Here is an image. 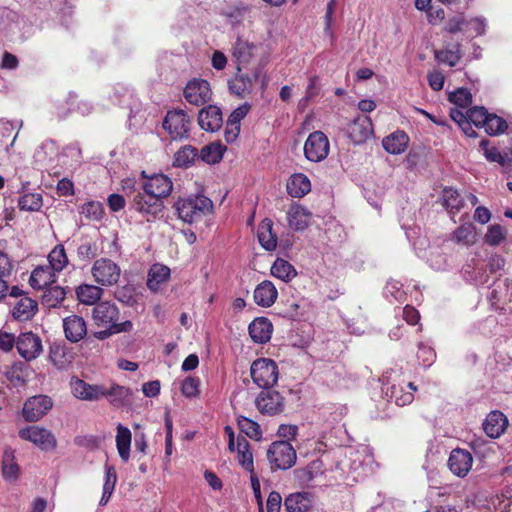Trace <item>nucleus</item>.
<instances>
[{
    "instance_id": "1",
    "label": "nucleus",
    "mask_w": 512,
    "mask_h": 512,
    "mask_svg": "<svg viewBox=\"0 0 512 512\" xmlns=\"http://www.w3.org/2000/svg\"><path fill=\"white\" fill-rule=\"evenodd\" d=\"M126 196L130 210L139 213L147 222L155 221L162 217L165 208L164 201L146 192L141 186L126 192Z\"/></svg>"
},
{
    "instance_id": "2",
    "label": "nucleus",
    "mask_w": 512,
    "mask_h": 512,
    "mask_svg": "<svg viewBox=\"0 0 512 512\" xmlns=\"http://www.w3.org/2000/svg\"><path fill=\"white\" fill-rule=\"evenodd\" d=\"M174 209L179 219L192 224L202 220L203 217L212 212L213 202L204 195L179 198L174 203Z\"/></svg>"
},
{
    "instance_id": "3",
    "label": "nucleus",
    "mask_w": 512,
    "mask_h": 512,
    "mask_svg": "<svg viewBox=\"0 0 512 512\" xmlns=\"http://www.w3.org/2000/svg\"><path fill=\"white\" fill-rule=\"evenodd\" d=\"M162 127L174 141L188 139L192 127V117L182 109L168 110Z\"/></svg>"
},
{
    "instance_id": "4",
    "label": "nucleus",
    "mask_w": 512,
    "mask_h": 512,
    "mask_svg": "<svg viewBox=\"0 0 512 512\" xmlns=\"http://www.w3.org/2000/svg\"><path fill=\"white\" fill-rule=\"evenodd\" d=\"M266 456L272 471L287 470L295 464L297 459L296 451L288 441L271 443Z\"/></svg>"
},
{
    "instance_id": "5",
    "label": "nucleus",
    "mask_w": 512,
    "mask_h": 512,
    "mask_svg": "<svg viewBox=\"0 0 512 512\" xmlns=\"http://www.w3.org/2000/svg\"><path fill=\"white\" fill-rule=\"evenodd\" d=\"M250 374L253 382L263 390L273 387L279 377V370L276 362L269 358H258L252 362Z\"/></svg>"
},
{
    "instance_id": "6",
    "label": "nucleus",
    "mask_w": 512,
    "mask_h": 512,
    "mask_svg": "<svg viewBox=\"0 0 512 512\" xmlns=\"http://www.w3.org/2000/svg\"><path fill=\"white\" fill-rule=\"evenodd\" d=\"M143 181L139 183L146 192L155 195L156 198L163 201L169 197L173 190L171 178L163 173L148 175L145 171L141 172Z\"/></svg>"
},
{
    "instance_id": "7",
    "label": "nucleus",
    "mask_w": 512,
    "mask_h": 512,
    "mask_svg": "<svg viewBox=\"0 0 512 512\" xmlns=\"http://www.w3.org/2000/svg\"><path fill=\"white\" fill-rule=\"evenodd\" d=\"M91 274L96 283L101 286L115 285L121 275L120 267L109 258L97 259L92 268Z\"/></svg>"
},
{
    "instance_id": "8",
    "label": "nucleus",
    "mask_w": 512,
    "mask_h": 512,
    "mask_svg": "<svg viewBox=\"0 0 512 512\" xmlns=\"http://www.w3.org/2000/svg\"><path fill=\"white\" fill-rule=\"evenodd\" d=\"M329 140L322 131H314L309 134L304 144V155L308 161L321 162L329 154Z\"/></svg>"
},
{
    "instance_id": "9",
    "label": "nucleus",
    "mask_w": 512,
    "mask_h": 512,
    "mask_svg": "<svg viewBox=\"0 0 512 512\" xmlns=\"http://www.w3.org/2000/svg\"><path fill=\"white\" fill-rule=\"evenodd\" d=\"M185 100L194 106H202L211 100L212 91L207 80L193 78L189 80L183 89Z\"/></svg>"
},
{
    "instance_id": "10",
    "label": "nucleus",
    "mask_w": 512,
    "mask_h": 512,
    "mask_svg": "<svg viewBox=\"0 0 512 512\" xmlns=\"http://www.w3.org/2000/svg\"><path fill=\"white\" fill-rule=\"evenodd\" d=\"M16 349L26 362L35 360L43 352L42 339L32 331L22 332L17 337Z\"/></svg>"
},
{
    "instance_id": "11",
    "label": "nucleus",
    "mask_w": 512,
    "mask_h": 512,
    "mask_svg": "<svg viewBox=\"0 0 512 512\" xmlns=\"http://www.w3.org/2000/svg\"><path fill=\"white\" fill-rule=\"evenodd\" d=\"M19 437L30 441L42 450H53L57 446L55 436L47 429L39 426H28L19 430Z\"/></svg>"
},
{
    "instance_id": "12",
    "label": "nucleus",
    "mask_w": 512,
    "mask_h": 512,
    "mask_svg": "<svg viewBox=\"0 0 512 512\" xmlns=\"http://www.w3.org/2000/svg\"><path fill=\"white\" fill-rule=\"evenodd\" d=\"M259 77L260 68L258 67L254 68L251 73L237 71L235 76L228 81L229 90L232 94L243 98L253 91L254 84Z\"/></svg>"
},
{
    "instance_id": "13",
    "label": "nucleus",
    "mask_w": 512,
    "mask_h": 512,
    "mask_svg": "<svg viewBox=\"0 0 512 512\" xmlns=\"http://www.w3.org/2000/svg\"><path fill=\"white\" fill-rule=\"evenodd\" d=\"M52 399L47 395H36L30 397L25 403L22 415L27 422H36L51 410Z\"/></svg>"
},
{
    "instance_id": "14",
    "label": "nucleus",
    "mask_w": 512,
    "mask_h": 512,
    "mask_svg": "<svg viewBox=\"0 0 512 512\" xmlns=\"http://www.w3.org/2000/svg\"><path fill=\"white\" fill-rule=\"evenodd\" d=\"M261 414L276 415L284 410V397L275 390H262L255 400Z\"/></svg>"
},
{
    "instance_id": "15",
    "label": "nucleus",
    "mask_w": 512,
    "mask_h": 512,
    "mask_svg": "<svg viewBox=\"0 0 512 512\" xmlns=\"http://www.w3.org/2000/svg\"><path fill=\"white\" fill-rule=\"evenodd\" d=\"M509 420L500 410L489 412L482 422L484 434L491 439H499L505 434Z\"/></svg>"
},
{
    "instance_id": "16",
    "label": "nucleus",
    "mask_w": 512,
    "mask_h": 512,
    "mask_svg": "<svg viewBox=\"0 0 512 512\" xmlns=\"http://www.w3.org/2000/svg\"><path fill=\"white\" fill-rule=\"evenodd\" d=\"M120 311L110 301H100L92 309V318L97 326L119 325Z\"/></svg>"
},
{
    "instance_id": "17",
    "label": "nucleus",
    "mask_w": 512,
    "mask_h": 512,
    "mask_svg": "<svg viewBox=\"0 0 512 512\" xmlns=\"http://www.w3.org/2000/svg\"><path fill=\"white\" fill-rule=\"evenodd\" d=\"M387 376L383 375V391L389 401H393L398 406H405L414 400V392L417 390L412 382L407 384L408 391L400 384H390L386 381Z\"/></svg>"
},
{
    "instance_id": "18",
    "label": "nucleus",
    "mask_w": 512,
    "mask_h": 512,
    "mask_svg": "<svg viewBox=\"0 0 512 512\" xmlns=\"http://www.w3.org/2000/svg\"><path fill=\"white\" fill-rule=\"evenodd\" d=\"M348 134L355 144L366 142L373 134V124L369 116L359 115L348 126Z\"/></svg>"
},
{
    "instance_id": "19",
    "label": "nucleus",
    "mask_w": 512,
    "mask_h": 512,
    "mask_svg": "<svg viewBox=\"0 0 512 512\" xmlns=\"http://www.w3.org/2000/svg\"><path fill=\"white\" fill-rule=\"evenodd\" d=\"M473 465V456L469 450L454 448L450 452V471L460 478L465 477Z\"/></svg>"
},
{
    "instance_id": "20",
    "label": "nucleus",
    "mask_w": 512,
    "mask_h": 512,
    "mask_svg": "<svg viewBox=\"0 0 512 512\" xmlns=\"http://www.w3.org/2000/svg\"><path fill=\"white\" fill-rule=\"evenodd\" d=\"M198 124L205 131H218L223 125L221 109L216 105L202 108L198 114Z\"/></svg>"
},
{
    "instance_id": "21",
    "label": "nucleus",
    "mask_w": 512,
    "mask_h": 512,
    "mask_svg": "<svg viewBox=\"0 0 512 512\" xmlns=\"http://www.w3.org/2000/svg\"><path fill=\"white\" fill-rule=\"evenodd\" d=\"M71 392L77 399L97 401L103 397V385L90 384L76 378L71 381Z\"/></svg>"
},
{
    "instance_id": "22",
    "label": "nucleus",
    "mask_w": 512,
    "mask_h": 512,
    "mask_svg": "<svg viewBox=\"0 0 512 512\" xmlns=\"http://www.w3.org/2000/svg\"><path fill=\"white\" fill-rule=\"evenodd\" d=\"M256 50L257 47L254 43L243 40L242 38H237L232 46V56L236 61L237 71L240 72L243 68L247 67L254 57Z\"/></svg>"
},
{
    "instance_id": "23",
    "label": "nucleus",
    "mask_w": 512,
    "mask_h": 512,
    "mask_svg": "<svg viewBox=\"0 0 512 512\" xmlns=\"http://www.w3.org/2000/svg\"><path fill=\"white\" fill-rule=\"evenodd\" d=\"M65 337L72 343H77L87 334L85 320L78 315H71L63 320Z\"/></svg>"
},
{
    "instance_id": "24",
    "label": "nucleus",
    "mask_w": 512,
    "mask_h": 512,
    "mask_svg": "<svg viewBox=\"0 0 512 512\" xmlns=\"http://www.w3.org/2000/svg\"><path fill=\"white\" fill-rule=\"evenodd\" d=\"M248 331L255 343L264 344L271 339L273 325L268 318L258 317L249 324Z\"/></svg>"
},
{
    "instance_id": "25",
    "label": "nucleus",
    "mask_w": 512,
    "mask_h": 512,
    "mask_svg": "<svg viewBox=\"0 0 512 512\" xmlns=\"http://www.w3.org/2000/svg\"><path fill=\"white\" fill-rule=\"evenodd\" d=\"M55 270L49 265H40L33 269L29 284L33 289L43 290L56 281Z\"/></svg>"
},
{
    "instance_id": "26",
    "label": "nucleus",
    "mask_w": 512,
    "mask_h": 512,
    "mask_svg": "<svg viewBox=\"0 0 512 512\" xmlns=\"http://www.w3.org/2000/svg\"><path fill=\"white\" fill-rule=\"evenodd\" d=\"M483 27V22L480 19L467 20L463 13H457L450 18V34L457 32L467 33L473 29L475 35H480L483 32Z\"/></svg>"
},
{
    "instance_id": "27",
    "label": "nucleus",
    "mask_w": 512,
    "mask_h": 512,
    "mask_svg": "<svg viewBox=\"0 0 512 512\" xmlns=\"http://www.w3.org/2000/svg\"><path fill=\"white\" fill-rule=\"evenodd\" d=\"M253 297L257 305L271 307L278 297V291L271 281L264 280L256 286Z\"/></svg>"
},
{
    "instance_id": "28",
    "label": "nucleus",
    "mask_w": 512,
    "mask_h": 512,
    "mask_svg": "<svg viewBox=\"0 0 512 512\" xmlns=\"http://www.w3.org/2000/svg\"><path fill=\"white\" fill-rule=\"evenodd\" d=\"M131 396L132 392L128 387L113 384L107 389L103 386V397L116 408L129 405L131 403Z\"/></svg>"
},
{
    "instance_id": "29",
    "label": "nucleus",
    "mask_w": 512,
    "mask_h": 512,
    "mask_svg": "<svg viewBox=\"0 0 512 512\" xmlns=\"http://www.w3.org/2000/svg\"><path fill=\"white\" fill-rule=\"evenodd\" d=\"M38 311V303L31 297H21L18 299L12 309V316L19 321H28L34 317Z\"/></svg>"
},
{
    "instance_id": "30",
    "label": "nucleus",
    "mask_w": 512,
    "mask_h": 512,
    "mask_svg": "<svg viewBox=\"0 0 512 512\" xmlns=\"http://www.w3.org/2000/svg\"><path fill=\"white\" fill-rule=\"evenodd\" d=\"M324 471L323 462L320 459L311 461L303 468L294 471L295 479L302 486H308L315 478L322 475Z\"/></svg>"
},
{
    "instance_id": "31",
    "label": "nucleus",
    "mask_w": 512,
    "mask_h": 512,
    "mask_svg": "<svg viewBox=\"0 0 512 512\" xmlns=\"http://www.w3.org/2000/svg\"><path fill=\"white\" fill-rule=\"evenodd\" d=\"M311 213L301 205L293 204L287 211V220L289 226L296 230L302 231L308 227Z\"/></svg>"
},
{
    "instance_id": "32",
    "label": "nucleus",
    "mask_w": 512,
    "mask_h": 512,
    "mask_svg": "<svg viewBox=\"0 0 512 512\" xmlns=\"http://www.w3.org/2000/svg\"><path fill=\"white\" fill-rule=\"evenodd\" d=\"M409 143V137L408 135L401 130H397L390 134L389 136H386L382 140L383 148L386 152L390 154H401L405 151Z\"/></svg>"
},
{
    "instance_id": "33",
    "label": "nucleus",
    "mask_w": 512,
    "mask_h": 512,
    "mask_svg": "<svg viewBox=\"0 0 512 512\" xmlns=\"http://www.w3.org/2000/svg\"><path fill=\"white\" fill-rule=\"evenodd\" d=\"M287 512H306L313 505L312 495L309 492L290 494L284 502Z\"/></svg>"
},
{
    "instance_id": "34",
    "label": "nucleus",
    "mask_w": 512,
    "mask_h": 512,
    "mask_svg": "<svg viewBox=\"0 0 512 512\" xmlns=\"http://www.w3.org/2000/svg\"><path fill=\"white\" fill-rule=\"evenodd\" d=\"M311 190L309 178L303 173L293 174L287 182V191L294 198H302Z\"/></svg>"
},
{
    "instance_id": "35",
    "label": "nucleus",
    "mask_w": 512,
    "mask_h": 512,
    "mask_svg": "<svg viewBox=\"0 0 512 512\" xmlns=\"http://www.w3.org/2000/svg\"><path fill=\"white\" fill-rule=\"evenodd\" d=\"M273 222L270 219H264L258 227V241L267 251H273L277 247V236L272 231Z\"/></svg>"
},
{
    "instance_id": "36",
    "label": "nucleus",
    "mask_w": 512,
    "mask_h": 512,
    "mask_svg": "<svg viewBox=\"0 0 512 512\" xmlns=\"http://www.w3.org/2000/svg\"><path fill=\"white\" fill-rule=\"evenodd\" d=\"M27 364L22 361H15L9 366L5 372L6 378L10 385L15 388L23 387L26 384Z\"/></svg>"
},
{
    "instance_id": "37",
    "label": "nucleus",
    "mask_w": 512,
    "mask_h": 512,
    "mask_svg": "<svg viewBox=\"0 0 512 512\" xmlns=\"http://www.w3.org/2000/svg\"><path fill=\"white\" fill-rule=\"evenodd\" d=\"M170 277V269L162 264H154L149 270L147 287L151 291H158L160 285L167 282Z\"/></svg>"
},
{
    "instance_id": "38",
    "label": "nucleus",
    "mask_w": 512,
    "mask_h": 512,
    "mask_svg": "<svg viewBox=\"0 0 512 512\" xmlns=\"http://www.w3.org/2000/svg\"><path fill=\"white\" fill-rule=\"evenodd\" d=\"M72 355L63 343H53L49 349V360L58 369H63L71 363Z\"/></svg>"
},
{
    "instance_id": "39",
    "label": "nucleus",
    "mask_w": 512,
    "mask_h": 512,
    "mask_svg": "<svg viewBox=\"0 0 512 512\" xmlns=\"http://www.w3.org/2000/svg\"><path fill=\"white\" fill-rule=\"evenodd\" d=\"M103 289L90 284H82L76 289L78 300L86 305H96L103 295Z\"/></svg>"
},
{
    "instance_id": "40",
    "label": "nucleus",
    "mask_w": 512,
    "mask_h": 512,
    "mask_svg": "<svg viewBox=\"0 0 512 512\" xmlns=\"http://www.w3.org/2000/svg\"><path fill=\"white\" fill-rule=\"evenodd\" d=\"M198 158V149L192 145L182 146L173 158V166L177 168H188L192 166Z\"/></svg>"
},
{
    "instance_id": "41",
    "label": "nucleus",
    "mask_w": 512,
    "mask_h": 512,
    "mask_svg": "<svg viewBox=\"0 0 512 512\" xmlns=\"http://www.w3.org/2000/svg\"><path fill=\"white\" fill-rule=\"evenodd\" d=\"M131 438V431L119 424L117 426L116 446L119 456L124 462H127L130 458Z\"/></svg>"
},
{
    "instance_id": "42",
    "label": "nucleus",
    "mask_w": 512,
    "mask_h": 512,
    "mask_svg": "<svg viewBox=\"0 0 512 512\" xmlns=\"http://www.w3.org/2000/svg\"><path fill=\"white\" fill-rule=\"evenodd\" d=\"M77 259L84 265L88 264L98 255V246L95 241L89 237H83L76 250Z\"/></svg>"
},
{
    "instance_id": "43",
    "label": "nucleus",
    "mask_w": 512,
    "mask_h": 512,
    "mask_svg": "<svg viewBox=\"0 0 512 512\" xmlns=\"http://www.w3.org/2000/svg\"><path fill=\"white\" fill-rule=\"evenodd\" d=\"M2 475L5 480L15 481L19 476V466L15 462L14 451L5 449L2 459Z\"/></svg>"
},
{
    "instance_id": "44",
    "label": "nucleus",
    "mask_w": 512,
    "mask_h": 512,
    "mask_svg": "<svg viewBox=\"0 0 512 512\" xmlns=\"http://www.w3.org/2000/svg\"><path fill=\"white\" fill-rule=\"evenodd\" d=\"M271 274L282 281L289 282L296 277L297 272L291 263L282 258H277L271 267Z\"/></svg>"
},
{
    "instance_id": "45",
    "label": "nucleus",
    "mask_w": 512,
    "mask_h": 512,
    "mask_svg": "<svg viewBox=\"0 0 512 512\" xmlns=\"http://www.w3.org/2000/svg\"><path fill=\"white\" fill-rule=\"evenodd\" d=\"M225 147L219 143H211L204 146L198 151V158L208 164H216L220 162L225 151Z\"/></svg>"
},
{
    "instance_id": "46",
    "label": "nucleus",
    "mask_w": 512,
    "mask_h": 512,
    "mask_svg": "<svg viewBox=\"0 0 512 512\" xmlns=\"http://www.w3.org/2000/svg\"><path fill=\"white\" fill-rule=\"evenodd\" d=\"M44 294L42 297V302L44 305H46L49 308H55L61 305V303L64 301L66 292L64 288L60 286H52L43 289Z\"/></svg>"
},
{
    "instance_id": "47",
    "label": "nucleus",
    "mask_w": 512,
    "mask_h": 512,
    "mask_svg": "<svg viewBox=\"0 0 512 512\" xmlns=\"http://www.w3.org/2000/svg\"><path fill=\"white\" fill-rule=\"evenodd\" d=\"M49 266L56 272L62 271L68 265V257L62 244L56 245L48 255Z\"/></svg>"
},
{
    "instance_id": "48",
    "label": "nucleus",
    "mask_w": 512,
    "mask_h": 512,
    "mask_svg": "<svg viewBox=\"0 0 512 512\" xmlns=\"http://www.w3.org/2000/svg\"><path fill=\"white\" fill-rule=\"evenodd\" d=\"M508 124L502 117L488 113L487 121L485 122L484 130L489 136H499L505 132Z\"/></svg>"
},
{
    "instance_id": "49",
    "label": "nucleus",
    "mask_w": 512,
    "mask_h": 512,
    "mask_svg": "<svg viewBox=\"0 0 512 512\" xmlns=\"http://www.w3.org/2000/svg\"><path fill=\"white\" fill-rule=\"evenodd\" d=\"M237 425L240 431L251 439L259 440L262 437L260 425L250 418L239 416Z\"/></svg>"
},
{
    "instance_id": "50",
    "label": "nucleus",
    "mask_w": 512,
    "mask_h": 512,
    "mask_svg": "<svg viewBox=\"0 0 512 512\" xmlns=\"http://www.w3.org/2000/svg\"><path fill=\"white\" fill-rule=\"evenodd\" d=\"M43 205V198L40 193H27L18 200V207L23 211H39Z\"/></svg>"
},
{
    "instance_id": "51",
    "label": "nucleus",
    "mask_w": 512,
    "mask_h": 512,
    "mask_svg": "<svg viewBox=\"0 0 512 512\" xmlns=\"http://www.w3.org/2000/svg\"><path fill=\"white\" fill-rule=\"evenodd\" d=\"M489 141L487 139H482L480 141V146L484 150V155L486 159L490 162H497L500 165L504 166L512 162V159H508L507 155H501V152L498 148L492 147L488 148Z\"/></svg>"
},
{
    "instance_id": "52",
    "label": "nucleus",
    "mask_w": 512,
    "mask_h": 512,
    "mask_svg": "<svg viewBox=\"0 0 512 512\" xmlns=\"http://www.w3.org/2000/svg\"><path fill=\"white\" fill-rule=\"evenodd\" d=\"M105 329L95 332V337L99 340H105L113 334L122 332H130L133 329V323L130 320H125L119 325L103 326Z\"/></svg>"
},
{
    "instance_id": "53",
    "label": "nucleus",
    "mask_w": 512,
    "mask_h": 512,
    "mask_svg": "<svg viewBox=\"0 0 512 512\" xmlns=\"http://www.w3.org/2000/svg\"><path fill=\"white\" fill-rule=\"evenodd\" d=\"M81 213L89 220L99 221L104 215L103 204L99 201H88L82 205Z\"/></svg>"
},
{
    "instance_id": "54",
    "label": "nucleus",
    "mask_w": 512,
    "mask_h": 512,
    "mask_svg": "<svg viewBox=\"0 0 512 512\" xmlns=\"http://www.w3.org/2000/svg\"><path fill=\"white\" fill-rule=\"evenodd\" d=\"M450 103H454L460 108H467L472 104V94L467 87H458L450 92Z\"/></svg>"
},
{
    "instance_id": "55",
    "label": "nucleus",
    "mask_w": 512,
    "mask_h": 512,
    "mask_svg": "<svg viewBox=\"0 0 512 512\" xmlns=\"http://www.w3.org/2000/svg\"><path fill=\"white\" fill-rule=\"evenodd\" d=\"M115 298L128 307H134L137 304L135 289L131 285L118 287L114 292Z\"/></svg>"
},
{
    "instance_id": "56",
    "label": "nucleus",
    "mask_w": 512,
    "mask_h": 512,
    "mask_svg": "<svg viewBox=\"0 0 512 512\" xmlns=\"http://www.w3.org/2000/svg\"><path fill=\"white\" fill-rule=\"evenodd\" d=\"M181 392L187 398H195L200 394L199 377H186L181 384Z\"/></svg>"
},
{
    "instance_id": "57",
    "label": "nucleus",
    "mask_w": 512,
    "mask_h": 512,
    "mask_svg": "<svg viewBox=\"0 0 512 512\" xmlns=\"http://www.w3.org/2000/svg\"><path fill=\"white\" fill-rule=\"evenodd\" d=\"M476 232L475 228L469 224V225H461L456 231H455V239L458 243L469 245L473 244L475 242Z\"/></svg>"
},
{
    "instance_id": "58",
    "label": "nucleus",
    "mask_w": 512,
    "mask_h": 512,
    "mask_svg": "<svg viewBox=\"0 0 512 512\" xmlns=\"http://www.w3.org/2000/svg\"><path fill=\"white\" fill-rule=\"evenodd\" d=\"M427 261L429 265L435 270H445L447 265V257L436 247H430Z\"/></svg>"
},
{
    "instance_id": "59",
    "label": "nucleus",
    "mask_w": 512,
    "mask_h": 512,
    "mask_svg": "<svg viewBox=\"0 0 512 512\" xmlns=\"http://www.w3.org/2000/svg\"><path fill=\"white\" fill-rule=\"evenodd\" d=\"M488 110L483 106H474L468 109V119L477 127L485 126Z\"/></svg>"
},
{
    "instance_id": "60",
    "label": "nucleus",
    "mask_w": 512,
    "mask_h": 512,
    "mask_svg": "<svg viewBox=\"0 0 512 512\" xmlns=\"http://www.w3.org/2000/svg\"><path fill=\"white\" fill-rule=\"evenodd\" d=\"M505 239V231L501 225H492L485 234V243L490 246H498Z\"/></svg>"
},
{
    "instance_id": "61",
    "label": "nucleus",
    "mask_w": 512,
    "mask_h": 512,
    "mask_svg": "<svg viewBox=\"0 0 512 512\" xmlns=\"http://www.w3.org/2000/svg\"><path fill=\"white\" fill-rule=\"evenodd\" d=\"M416 355L419 364H421L424 367H429L430 365H432L436 358L434 350L431 347L426 346L422 343L419 344Z\"/></svg>"
},
{
    "instance_id": "62",
    "label": "nucleus",
    "mask_w": 512,
    "mask_h": 512,
    "mask_svg": "<svg viewBox=\"0 0 512 512\" xmlns=\"http://www.w3.org/2000/svg\"><path fill=\"white\" fill-rule=\"evenodd\" d=\"M251 109L250 104L244 103L237 107L235 110L231 112V114L228 117V122L230 126L238 125L240 127L241 120L246 117V115L249 113Z\"/></svg>"
},
{
    "instance_id": "63",
    "label": "nucleus",
    "mask_w": 512,
    "mask_h": 512,
    "mask_svg": "<svg viewBox=\"0 0 512 512\" xmlns=\"http://www.w3.org/2000/svg\"><path fill=\"white\" fill-rule=\"evenodd\" d=\"M14 271V263L8 254L0 250V278L8 279Z\"/></svg>"
},
{
    "instance_id": "64",
    "label": "nucleus",
    "mask_w": 512,
    "mask_h": 512,
    "mask_svg": "<svg viewBox=\"0 0 512 512\" xmlns=\"http://www.w3.org/2000/svg\"><path fill=\"white\" fill-rule=\"evenodd\" d=\"M17 337L13 333L0 330V350L10 352L16 347Z\"/></svg>"
}]
</instances>
